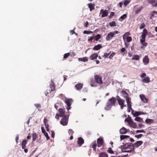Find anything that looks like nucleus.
Wrapping results in <instances>:
<instances>
[{"label":"nucleus","mask_w":157,"mask_h":157,"mask_svg":"<svg viewBox=\"0 0 157 157\" xmlns=\"http://www.w3.org/2000/svg\"><path fill=\"white\" fill-rule=\"evenodd\" d=\"M116 101V98H115L112 97V98L109 99L106 104L105 109L106 110H109L112 105H115V104Z\"/></svg>","instance_id":"obj_1"},{"label":"nucleus","mask_w":157,"mask_h":157,"mask_svg":"<svg viewBox=\"0 0 157 157\" xmlns=\"http://www.w3.org/2000/svg\"><path fill=\"white\" fill-rule=\"evenodd\" d=\"M51 83L50 85V87L48 89H47V93L45 94V95L46 96H48L49 97H52L54 96V94H52L51 95H49V94L52 92V91H54L55 90V83L54 82L51 80Z\"/></svg>","instance_id":"obj_2"},{"label":"nucleus","mask_w":157,"mask_h":157,"mask_svg":"<svg viewBox=\"0 0 157 157\" xmlns=\"http://www.w3.org/2000/svg\"><path fill=\"white\" fill-rule=\"evenodd\" d=\"M94 79L95 80L94 82L91 81V83L90 84V85L92 86H95V82L99 85H101L103 84V82L102 80V77L101 76H100L98 75H95L94 76Z\"/></svg>","instance_id":"obj_3"},{"label":"nucleus","mask_w":157,"mask_h":157,"mask_svg":"<svg viewBox=\"0 0 157 157\" xmlns=\"http://www.w3.org/2000/svg\"><path fill=\"white\" fill-rule=\"evenodd\" d=\"M121 148L122 150H127V149L130 148L131 150V151L134 150V147L132 143H126L123 145L121 146Z\"/></svg>","instance_id":"obj_4"},{"label":"nucleus","mask_w":157,"mask_h":157,"mask_svg":"<svg viewBox=\"0 0 157 157\" xmlns=\"http://www.w3.org/2000/svg\"><path fill=\"white\" fill-rule=\"evenodd\" d=\"M116 99L121 109H123L124 107H126V105L124 104V100L121 99L118 95L117 96Z\"/></svg>","instance_id":"obj_5"},{"label":"nucleus","mask_w":157,"mask_h":157,"mask_svg":"<svg viewBox=\"0 0 157 157\" xmlns=\"http://www.w3.org/2000/svg\"><path fill=\"white\" fill-rule=\"evenodd\" d=\"M68 116L64 115L61 120L60 123L63 126L66 125L68 124Z\"/></svg>","instance_id":"obj_6"},{"label":"nucleus","mask_w":157,"mask_h":157,"mask_svg":"<svg viewBox=\"0 0 157 157\" xmlns=\"http://www.w3.org/2000/svg\"><path fill=\"white\" fill-rule=\"evenodd\" d=\"M119 33L118 31H115L113 32H110L109 33L106 37V39L107 40H109L111 38V37H114V35L116 34H117Z\"/></svg>","instance_id":"obj_7"},{"label":"nucleus","mask_w":157,"mask_h":157,"mask_svg":"<svg viewBox=\"0 0 157 157\" xmlns=\"http://www.w3.org/2000/svg\"><path fill=\"white\" fill-rule=\"evenodd\" d=\"M126 102L127 103V107H128V112H130L131 109H132V113H133V112H134V110L133 109H132V106H131V102L130 100L128 101V98H127L126 99Z\"/></svg>","instance_id":"obj_8"},{"label":"nucleus","mask_w":157,"mask_h":157,"mask_svg":"<svg viewBox=\"0 0 157 157\" xmlns=\"http://www.w3.org/2000/svg\"><path fill=\"white\" fill-rule=\"evenodd\" d=\"M97 146L98 147H101L103 145L104 141L103 139L101 137H100L97 139Z\"/></svg>","instance_id":"obj_9"},{"label":"nucleus","mask_w":157,"mask_h":157,"mask_svg":"<svg viewBox=\"0 0 157 157\" xmlns=\"http://www.w3.org/2000/svg\"><path fill=\"white\" fill-rule=\"evenodd\" d=\"M143 8V6H141L140 7H138L137 5H136L134 7V10L135 11V13L138 14Z\"/></svg>","instance_id":"obj_10"},{"label":"nucleus","mask_w":157,"mask_h":157,"mask_svg":"<svg viewBox=\"0 0 157 157\" xmlns=\"http://www.w3.org/2000/svg\"><path fill=\"white\" fill-rule=\"evenodd\" d=\"M148 32L147 30L144 29H143L142 34L141 36L142 38L140 40H145L146 36L147 35Z\"/></svg>","instance_id":"obj_11"},{"label":"nucleus","mask_w":157,"mask_h":157,"mask_svg":"<svg viewBox=\"0 0 157 157\" xmlns=\"http://www.w3.org/2000/svg\"><path fill=\"white\" fill-rule=\"evenodd\" d=\"M65 102L67 106V109L68 110H69L71 109V103L70 99H66L65 100Z\"/></svg>","instance_id":"obj_12"},{"label":"nucleus","mask_w":157,"mask_h":157,"mask_svg":"<svg viewBox=\"0 0 157 157\" xmlns=\"http://www.w3.org/2000/svg\"><path fill=\"white\" fill-rule=\"evenodd\" d=\"M121 93L122 94V96L125 98L126 100V99L128 98V101H130V98L128 96V93L124 90H122L121 91Z\"/></svg>","instance_id":"obj_13"},{"label":"nucleus","mask_w":157,"mask_h":157,"mask_svg":"<svg viewBox=\"0 0 157 157\" xmlns=\"http://www.w3.org/2000/svg\"><path fill=\"white\" fill-rule=\"evenodd\" d=\"M100 12L102 13V17H104L107 16L108 14V11L107 10H103V9H101L100 11Z\"/></svg>","instance_id":"obj_14"},{"label":"nucleus","mask_w":157,"mask_h":157,"mask_svg":"<svg viewBox=\"0 0 157 157\" xmlns=\"http://www.w3.org/2000/svg\"><path fill=\"white\" fill-rule=\"evenodd\" d=\"M78 144L79 146H81L84 143V139L81 137H79L78 139Z\"/></svg>","instance_id":"obj_15"},{"label":"nucleus","mask_w":157,"mask_h":157,"mask_svg":"<svg viewBox=\"0 0 157 157\" xmlns=\"http://www.w3.org/2000/svg\"><path fill=\"white\" fill-rule=\"evenodd\" d=\"M44 123L45 126V127L47 131L48 132L49 131V125L48 124V119L44 118Z\"/></svg>","instance_id":"obj_16"},{"label":"nucleus","mask_w":157,"mask_h":157,"mask_svg":"<svg viewBox=\"0 0 157 157\" xmlns=\"http://www.w3.org/2000/svg\"><path fill=\"white\" fill-rule=\"evenodd\" d=\"M143 144V142L142 141H137L133 145V147H137Z\"/></svg>","instance_id":"obj_17"},{"label":"nucleus","mask_w":157,"mask_h":157,"mask_svg":"<svg viewBox=\"0 0 157 157\" xmlns=\"http://www.w3.org/2000/svg\"><path fill=\"white\" fill-rule=\"evenodd\" d=\"M97 146V144L96 141L93 142L90 145L91 147L93 148V150L95 151H96Z\"/></svg>","instance_id":"obj_18"},{"label":"nucleus","mask_w":157,"mask_h":157,"mask_svg":"<svg viewBox=\"0 0 157 157\" xmlns=\"http://www.w3.org/2000/svg\"><path fill=\"white\" fill-rule=\"evenodd\" d=\"M140 97L142 101H143L144 103H146L147 102L148 99L145 97L144 95H140Z\"/></svg>","instance_id":"obj_19"},{"label":"nucleus","mask_w":157,"mask_h":157,"mask_svg":"<svg viewBox=\"0 0 157 157\" xmlns=\"http://www.w3.org/2000/svg\"><path fill=\"white\" fill-rule=\"evenodd\" d=\"M65 110L62 108H60L59 109V116L60 117H62L65 114Z\"/></svg>","instance_id":"obj_20"},{"label":"nucleus","mask_w":157,"mask_h":157,"mask_svg":"<svg viewBox=\"0 0 157 157\" xmlns=\"http://www.w3.org/2000/svg\"><path fill=\"white\" fill-rule=\"evenodd\" d=\"M128 130L124 127H122L120 130V132L121 134H124L126 133Z\"/></svg>","instance_id":"obj_21"},{"label":"nucleus","mask_w":157,"mask_h":157,"mask_svg":"<svg viewBox=\"0 0 157 157\" xmlns=\"http://www.w3.org/2000/svg\"><path fill=\"white\" fill-rule=\"evenodd\" d=\"M83 86V84L80 83L77 84L75 86V87L78 90H81Z\"/></svg>","instance_id":"obj_22"},{"label":"nucleus","mask_w":157,"mask_h":157,"mask_svg":"<svg viewBox=\"0 0 157 157\" xmlns=\"http://www.w3.org/2000/svg\"><path fill=\"white\" fill-rule=\"evenodd\" d=\"M142 82L145 83H148L150 82V79L149 77H146L144 78L142 80Z\"/></svg>","instance_id":"obj_23"},{"label":"nucleus","mask_w":157,"mask_h":157,"mask_svg":"<svg viewBox=\"0 0 157 157\" xmlns=\"http://www.w3.org/2000/svg\"><path fill=\"white\" fill-rule=\"evenodd\" d=\"M98 56V54L97 53H94L90 56V58L91 60H93L96 59Z\"/></svg>","instance_id":"obj_24"},{"label":"nucleus","mask_w":157,"mask_h":157,"mask_svg":"<svg viewBox=\"0 0 157 157\" xmlns=\"http://www.w3.org/2000/svg\"><path fill=\"white\" fill-rule=\"evenodd\" d=\"M143 61L144 63L146 64L149 62V59L147 56H145L143 59Z\"/></svg>","instance_id":"obj_25"},{"label":"nucleus","mask_w":157,"mask_h":157,"mask_svg":"<svg viewBox=\"0 0 157 157\" xmlns=\"http://www.w3.org/2000/svg\"><path fill=\"white\" fill-rule=\"evenodd\" d=\"M88 6L90 9V11H92V10L94 9V4L92 3H89L88 4Z\"/></svg>","instance_id":"obj_26"},{"label":"nucleus","mask_w":157,"mask_h":157,"mask_svg":"<svg viewBox=\"0 0 157 157\" xmlns=\"http://www.w3.org/2000/svg\"><path fill=\"white\" fill-rule=\"evenodd\" d=\"M27 140H24L22 141L21 143L22 149H25L26 147V145L27 143Z\"/></svg>","instance_id":"obj_27"},{"label":"nucleus","mask_w":157,"mask_h":157,"mask_svg":"<svg viewBox=\"0 0 157 157\" xmlns=\"http://www.w3.org/2000/svg\"><path fill=\"white\" fill-rule=\"evenodd\" d=\"M102 47L101 44H98L97 45L95 46L93 48V49L95 50H98L102 48Z\"/></svg>","instance_id":"obj_28"},{"label":"nucleus","mask_w":157,"mask_h":157,"mask_svg":"<svg viewBox=\"0 0 157 157\" xmlns=\"http://www.w3.org/2000/svg\"><path fill=\"white\" fill-rule=\"evenodd\" d=\"M78 60L79 61H82L85 62L86 61H88V59L86 57H85L83 58H78Z\"/></svg>","instance_id":"obj_29"},{"label":"nucleus","mask_w":157,"mask_h":157,"mask_svg":"<svg viewBox=\"0 0 157 157\" xmlns=\"http://www.w3.org/2000/svg\"><path fill=\"white\" fill-rule=\"evenodd\" d=\"M99 157H108L107 154L105 152H102L99 154Z\"/></svg>","instance_id":"obj_30"},{"label":"nucleus","mask_w":157,"mask_h":157,"mask_svg":"<svg viewBox=\"0 0 157 157\" xmlns=\"http://www.w3.org/2000/svg\"><path fill=\"white\" fill-rule=\"evenodd\" d=\"M33 141H35L38 138V136L36 133L35 132L33 134Z\"/></svg>","instance_id":"obj_31"},{"label":"nucleus","mask_w":157,"mask_h":157,"mask_svg":"<svg viewBox=\"0 0 157 157\" xmlns=\"http://www.w3.org/2000/svg\"><path fill=\"white\" fill-rule=\"evenodd\" d=\"M154 120L150 119H147L145 120V122L147 124H150L154 122Z\"/></svg>","instance_id":"obj_32"},{"label":"nucleus","mask_w":157,"mask_h":157,"mask_svg":"<svg viewBox=\"0 0 157 157\" xmlns=\"http://www.w3.org/2000/svg\"><path fill=\"white\" fill-rule=\"evenodd\" d=\"M130 125L133 128H136L137 127L136 123L133 121L131 122V123L130 124Z\"/></svg>","instance_id":"obj_33"},{"label":"nucleus","mask_w":157,"mask_h":157,"mask_svg":"<svg viewBox=\"0 0 157 157\" xmlns=\"http://www.w3.org/2000/svg\"><path fill=\"white\" fill-rule=\"evenodd\" d=\"M132 113L134 117H136L140 115L143 114L144 113H141V112H135L134 113Z\"/></svg>","instance_id":"obj_34"},{"label":"nucleus","mask_w":157,"mask_h":157,"mask_svg":"<svg viewBox=\"0 0 157 157\" xmlns=\"http://www.w3.org/2000/svg\"><path fill=\"white\" fill-rule=\"evenodd\" d=\"M129 137V136L127 135H121L120 136V139L121 140H122L126 138H128Z\"/></svg>","instance_id":"obj_35"},{"label":"nucleus","mask_w":157,"mask_h":157,"mask_svg":"<svg viewBox=\"0 0 157 157\" xmlns=\"http://www.w3.org/2000/svg\"><path fill=\"white\" fill-rule=\"evenodd\" d=\"M145 40H140V42L141 44L144 46H146L147 45V43L145 42Z\"/></svg>","instance_id":"obj_36"},{"label":"nucleus","mask_w":157,"mask_h":157,"mask_svg":"<svg viewBox=\"0 0 157 157\" xmlns=\"http://www.w3.org/2000/svg\"><path fill=\"white\" fill-rule=\"evenodd\" d=\"M121 52L122 53V55L124 56L125 53H127V51H126L125 48H121L120 50Z\"/></svg>","instance_id":"obj_37"},{"label":"nucleus","mask_w":157,"mask_h":157,"mask_svg":"<svg viewBox=\"0 0 157 157\" xmlns=\"http://www.w3.org/2000/svg\"><path fill=\"white\" fill-rule=\"evenodd\" d=\"M139 59V57L138 55H134L132 58V60H138Z\"/></svg>","instance_id":"obj_38"},{"label":"nucleus","mask_w":157,"mask_h":157,"mask_svg":"<svg viewBox=\"0 0 157 157\" xmlns=\"http://www.w3.org/2000/svg\"><path fill=\"white\" fill-rule=\"evenodd\" d=\"M134 120L135 121L140 122L142 121L143 119L140 117H136L135 118Z\"/></svg>","instance_id":"obj_39"},{"label":"nucleus","mask_w":157,"mask_h":157,"mask_svg":"<svg viewBox=\"0 0 157 157\" xmlns=\"http://www.w3.org/2000/svg\"><path fill=\"white\" fill-rule=\"evenodd\" d=\"M130 2V0H125L124 2V5L126 6Z\"/></svg>","instance_id":"obj_40"},{"label":"nucleus","mask_w":157,"mask_h":157,"mask_svg":"<svg viewBox=\"0 0 157 157\" xmlns=\"http://www.w3.org/2000/svg\"><path fill=\"white\" fill-rule=\"evenodd\" d=\"M101 37V36L99 34H97L95 37V40L98 41Z\"/></svg>","instance_id":"obj_41"},{"label":"nucleus","mask_w":157,"mask_h":157,"mask_svg":"<svg viewBox=\"0 0 157 157\" xmlns=\"http://www.w3.org/2000/svg\"><path fill=\"white\" fill-rule=\"evenodd\" d=\"M109 25L111 27L115 26L116 25V23L115 21H113L110 22L109 23Z\"/></svg>","instance_id":"obj_42"},{"label":"nucleus","mask_w":157,"mask_h":157,"mask_svg":"<svg viewBox=\"0 0 157 157\" xmlns=\"http://www.w3.org/2000/svg\"><path fill=\"white\" fill-rule=\"evenodd\" d=\"M130 34L129 32H128L125 33L124 35H123V38L124 40L125 39V37H127L128 35H129Z\"/></svg>","instance_id":"obj_43"},{"label":"nucleus","mask_w":157,"mask_h":157,"mask_svg":"<svg viewBox=\"0 0 157 157\" xmlns=\"http://www.w3.org/2000/svg\"><path fill=\"white\" fill-rule=\"evenodd\" d=\"M111 52L110 51L108 53H105L104 55L103 56V57H104L105 58H107L108 56L110 54Z\"/></svg>","instance_id":"obj_44"},{"label":"nucleus","mask_w":157,"mask_h":157,"mask_svg":"<svg viewBox=\"0 0 157 157\" xmlns=\"http://www.w3.org/2000/svg\"><path fill=\"white\" fill-rule=\"evenodd\" d=\"M92 33L93 32L90 31L85 30L83 31V33L84 34H89L90 33Z\"/></svg>","instance_id":"obj_45"},{"label":"nucleus","mask_w":157,"mask_h":157,"mask_svg":"<svg viewBox=\"0 0 157 157\" xmlns=\"http://www.w3.org/2000/svg\"><path fill=\"white\" fill-rule=\"evenodd\" d=\"M108 152L110 154H113L114 153V151H113L112 148L111 147H109L108 150Z\"/></svg>","instance_id":"obj_46"},{"label":"nucleus","mask_w":157,"mask_h":157,"mask_svg":"<svg viewBox=\"0 0 157 157\" xmlns=\"http://www.w3.org/2000/svg\"><path fill=\"white\" fill-rule=\"evenodd\" d=\"M132 40V38L130 36H128L126 38V41L127 42H129Z\"/></svg>","instance_id":"obj_47"},{"label":"nucleus","mask_w":157,"mask_h":157,"mask_svg":"<svg viewBox=\"0 0 157 157\" xmlns=\"http://www.w3.org/2000/svg\"><path fill=\"white\" fill-rule=\"evenodd\" d=\"M127 17V15L126 14H124L123 15H122V16H121L120 19H125V18H126V17Z\"/></svg>","instance_id":"obj_48"},{"label":"nucleus","mask_w":157,"mask_h":157,"mask_svg":"<svg viewBox=\"0 0 157 157\" xmlns=\"http://www.w3.org/2000/svg\"><path fill=\"white\" fill-rule=\"evenodd\" d=\"M70 53H67L64 54L63 56V59H65L68 57L70 56Z\"/></svg>","instance_id":"obj_49"},{"label":"nucleus","mask_w":157,"mask_h":157,"mask_svg":"<svg viewBox=\"0 0 157 157\" xmlns=\"http://www.w3.org/2000/svg\"><path fill=\"white\" fill-rule=\"evenodd\" d=\"M68 133L70 135H72L73 134V133H74V132L73 131L72 129H69L68 130Z\"/></svg>","instance_id":"obj_50"},{"label":"nucleus","mask_w":157,"mask_h":157,"mask_svg":"<svg viewBox=\"0 0 157 157\" xmlns=\"http://www.w3.org/2000/svg\"><path fill=\"white\" fill-rule=\"evenodd\" d=\"M44 135L46 137L47 140L50 139V137L49 136L48 133L47 132H45L44 134Z\"/></svg>","instance_id":"obj_51"},{"label":"nucleus","mask_w":157,"mask_h":157,"mask_svg":"<svg viewBox=\"0 0 157 157\" xmlns=\"http://www.w3.org/2000/svg\"><path fill=\"white\" fill-rule=\"evenodd\" d=\"M147 1L148 2L151 4H153L155 1V0H147Z\"/></svg>","instance_id":"obj_52"},{"label":"nucleus","mask_w":157,"mask_h":157,"mask_svg":"<svg viewBox=\"0 0 157 157\" xmlns=\"http://www.w3.org/2000/svg\"><path fill=\"white\" fill-rule=\"evenodd\" d=\"M115 53L114 52H112L111 55L109 56V58L110 59H111L115 55Z\"/></svg>","instance_id":"obj_53"},{"label":"nucleus","mask_w":157,"mask_h":157,"mask_svg":"<svg viewBox=\"0 0 157 157\" xmlns=\"http://www.w3.org/2000/svg\"><path fill=\"white\" fill-rule=\"evenodd\" d=\"M143 136L142 134H140L139 135H135V137L138 139L140 138L141 137Z\"/></svg>","instance_id":"obj_54"},{"label":"nucleus","mask_w":157,"mask_h":157,"mask_svg":"<svg viewBox=\"0 0 157 157\" xmlns=\"http://www.w3.org/2000/svg\"><path fill=\"white\" fill-rule=\"evenodd\" d=\"M114 12H112L111 13L110 15L109 16V18H111L114 15Z\"/></svg>","instance_id":"obj_55"},{"label":"nucleus","mask_w":157,"mask_h":157,"mask_svg":"<svg viewBox=\"0 0 157 157\" xmlns=\"http://www.w3.org/2000/svg\"><path fill=\"white\" fill-rule=\"evenodd\" d=\"M34 105L37 108H40L41 107V105L39 104H35Z\"/></svg>","instance_id":"obj_56"},{"label":"nucleus","mask_w":157,"mask_h":157,"mask_svg":"<svg viewBox=\"0 0 157 157\" xmlns=\"http://www.w3.org/2000/svg\"><path fill=\"white\" fill-rule=\"evenodd\" d=\"M121 151L122 152H131V150H123V149L122 150V149H121Z\"/></svg>","instance_id":"obj_57"},{"label":"nucleus","mask_w":157,"mask_h":157,"mask_svg":"<svg viewBox=\"0 0 157 157\" xmlns=\"http://www.w3.org/2000/svg\"><path fill=\"white\" fill-rule=\"evenodd\" d=\"M94 36H91L90 37V38H88V41H91L94 38Z\"/></svg>","instance_id":"obj_58"},{"label":"nucleus","mask_w":157,"mask_h":157,"mask_svg":"<svg viewBox=\"0 0 157 157\" xmlns=\"http://www.w3.org/2000/svg\"><path fill=\"white\" fill-rule=\"evenodd\" d=\"M125 121H127V122H128L129 124L131 123V122H132V121H131V118L129 119H128L127 118H126L125 119Z\"/></svg>","instance_id":"obj_59"},{"label":"nucleus","mask_w":157,"mask_h":157,"mask_svg":"<svg viewBox=\"0 0 157 157\" xmlns=\"http://www.w3.org/2000/svg\"><path fill=\"white\" fill-rule=\"evenodd\" d=\"M136 133L145 132L143 130H137L136 131Z\"/></svg>","instance_id":"obj_60"},{"label":"nucleus","mask_w":157,"mask_h":157,"mask_svg":"<svg viewBox=\"0 0 157 157\" xmlns=\"http://www.w3.org/2000/svg\"><path fill=\"white\" fill-rule=\"evenodd\" d=\"M145 24L144 23L141 24L140 26V29H143L145 27Z\"/></svg>","instance_id":"obj_61"},{"label":"nucleus","mask_w":157,"mask_h":157,"mask_svg":"<svg viewBox=\"0 0 157 157\" xmlns=\"http://www.w3.org/2000/svg\"><path fill=\"white\" fill-rule=\"evenodd\" d=\"M70 32L72 34H75L76 35H77V33H75V31H74V30H71Z\"/></svg>","instance_id":"obj_62"},{"label":"nucleus","mask_w":157,"mask_h":157,"mask_svg":"<svg viewBox=\"0 0 157 157\" xmlns=\"http://www.w3.org/2000/svg\"><path fill=\"white\" fill-rule=\"evenodd\" d=\"M146 76V74L145 73H143L141 75H140L141 78H143Z\"/></svg>","instance_id":"obj_63"},{"label":"nucleus","mask_w":157,"mask_h":157,"mask_svg":"<svg viewBox=\"0 0 157 157\" xmlns=\"http://www.w3.org/2000/svg\"><path fill=\"white\" fill-rule=\"evenodd\" d=\"M41 130L42 132L44 134L45 133V132H46L45 130L44 129V128L43 127H41Z\"/></svg>","instance_id":"obj_64"}]
</instances>
